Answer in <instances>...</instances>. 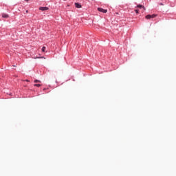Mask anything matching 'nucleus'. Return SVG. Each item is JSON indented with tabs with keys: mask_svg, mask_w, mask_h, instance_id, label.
Segmentation results:
<instances>
[{
	"mask_svg": "<svg viewBox=\"0 0 176 176\" xmlns=\"http://www.w3.org/2000/svg\"><path fill=\"white\" fill-rule=\"evenodd\" d=\"M98 12H101L102 13H107L108 12V10H105L101 8H98Z\"/></svg>",
	"mask_w": 176,
	"mask_h": 176,
	"instance_id": "f257e3e1",
	"label": "nucleus"
},
{
	"mask_svg": "<svg viewBox=\"0 0 176 176\" xmlns=\"http://www.w3.org/2000/svg\"><path fill=\"white\" fill-rule=\"evenodd\" d=\"M28 10H26V13H28Z\"/></svg>",
	"mask_w": 176,
	"mask_h": 176,
	"instance_id": "4468645a",
	"label": "nucleus"
},
{
	"mask_svg": "<svg viewBox=\"0 0 176 176\" xmlns=\"http://www.w3.org/2000/svg\"><path fill=\"white\" fill-rule=\"evenodd\" d=\"M146 19H147V20H149L150 19H151V14L146 15Z\"/></svg>",
	"mask_w": 176,
	"mask_h": 176,
	"instance_id": "423d86ee",
	"label": "nucleus"
},
{
	"mask_svg": "<svg viewBox=\"0 0 176 176\" xmlns=\"http://www.w3.org/2000/svg\"><path fill=\"white\" fill-rule=\"evenodd\" d=\"M25 81H26V82H29V80H25Z\"/></svg>",
	"mask_w": 176,
	"mask_h": 176,
	"instance_id": "ddd939ff",
	"label": "nucleus"
},
{
	"mask_svg": "<svg viewBox=\"0 0 176 176\" xmlns=\"http://www.w3.org/2000/svg\"><path fill=\"white\" fill-rule=\"evenodd\" d=\"M26 1H27V2H28L29 0H26Z\"/></svg>",
	"mask_w": 176,
	"mask_h": 176,
	"instance_id": "2eb2a0df",
	"label": "nucleus"
},
{
	"mask_svg": "<svg viewBox=\"0 0 176 176\" xmlns=\"http://www.w3.org/2000/svg\"><path fill=\"white\" fill-rule=\"evenodd\" d=\"M38 82H41V81H40L39 80H34V83H38Z\"/></svg>",
	"mask_w": 176,
	"mask_h": 176,
	"instance_id": "9d476101",
	"label": "nucleus"
},
{
	"mask_svg": "<svg viewBox=\"0 0 176 176\" xmlns=\"http://www.w3.org/2000/svg\"><path fill=\"white\" fill-rule=\"evenodd\" d=\"M38 58H43V57H38Z\"/></svg>",
	"mask_w": 176,
	"mask_h": 176,
	"instance_id": "f8f14e48",
	"label": "nucleus"
},
{
	"mask_svg": "<svg viewBox=\"0 0 176 176\" xmlns=\"http://www.w3.org/2000/svg\"><path fill=\"white\" fill-rule=\"evenodd\" d=\"M45 50H46V47H42V52H45Z\"/></svg>",
	"mask_w": 176,
	"mask_h": 176,
	"instance_id": "1a4fd4ad",
	"label": "nucleus"
},
{
	"mask_svg": "<svg viewBox=\"0 0 176 176\" xmlns=\"http://www.w3.org/2000/svg\"><path fill=\"white\" fill-rule=\"evenodd\" d=\"M39 10H42V12H44L45 10H49V8H47V7H40Z\"/></svg>",
	"mask_w": 176,
	"mask_h": 176,
	"instance_id": "f03ea898",
	"label": "nucleus"
},
{
	"mask_svg": "<svg viewBox=\"0 0 176 176\" xmlns=\"http://www.w3.org/2000/svg\"><path fill=\"white\" fill-rule=\"evenodd\" d=\"M137 8H140V9H141V8H142V9L144 10H145V7H144L142 5H141V4H139V5H138L137 6Z\"/></svg>",
	"mask_w": 176,
	"mask_h": 176,
	"instance_id": "20e7f679",
	"label": "nucleus"
},
{
	"mask_svg": "<svg viewBox=\"0 0 176 176\" xmlns=\"http://www.w3.org/2000/svg\"><path fill=\"white\" fill-rule=\"evenodd\" d=\"M135 13H138L139 11H138V10H135Z\"/></svg>",
	"mask_w": 176,
	"mask_h": 176,
	"instance_id": "9b49d317",
	"label": "nucleus"
},
{
	"mask_svg": "<svg viewBox=\"0 0 176 176\" xmlns=\"http://www.w3.org/2000/svg\"><path fill=\"white\" fill-rule=\"evenodd\" d=\"M75 6L76 8H77L78 9H80V8H82V5H80L78 3H75Z\"/></svg>",
	"mask_w": 176,
	"mask_h": 176,
	"instance_id": "7ed1b4c3",
	"label": "nucleus"
},
{
	"mask_svg": "<svg viewBox=\"0 0 176 176\" xmlns=\"http://www.w3.org/2000/svg\"><path fill=\"white\" fill-rule=\"evenodd\" d=\"M157 16V14H153L151 15V19H155V17H156Z\"/></svg>",
	"mask_w": 176,
	"mask_h": 176,
	"instance_id": "0eeeda50",
	"label": "nucleus"
},
{
	"mask_svg": "<svg viewBox=\"0 0 176 176\" xmlns=\"http://www.w3.org/2000/svg\"><path fill=\"white\" fill-rule=\"evenodd\" d=\"M36 87H41V84H34Z\"/></svg>",
	"mask_w": 176,
	"mask_h": 176,
	"instance_id": "6e6552de",
	"label": "nucleus"
},
{
	"mask_svg": "<svg viewBox=\"0 0 176 176\" xmlns=\"http://www.w3.org/2000/svg\"><path fill=\"white\" fill-rule=\"evenodd\" d=\"M2 17H3L4 19H8V17H9V15L7 14H2Z\"/></svg>",
	"mask_w": 176,
	"mask_h": 176,
	"instance_id": "39448f33",
	"label": "nucleus"
},
{
	"mask_svg": "<svg viewBox=\"0 0 176 176\" xmlns=\"http://www.w3.org/2000/svg\"><path fill=\"white\" fill-rule=\"evenodd\" d=\"M160 5H163V3H161Z\"/></svg>",
	"mask_w": 176,
	"mask_h": 176,
	"instance_id": "dca6fc26",
	"label": "nucleus"
}]
</instances>
